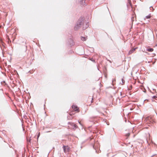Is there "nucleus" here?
I'll list each match as a JSON object with an SVG mask.
<instances>
[{"instance_id": "nucleus-1", "label": "nucleus", "mask_w": 157, "mask_h": 157, "mask_svg": "<svg viewBox=\"0 0 157 157\" xmlns=\"http://www.w3.org/2000/svg\"><path fill=\"white\" fill-rule=\"evenodd\" d=\"M83 18H80L77 22V24L75 25L74 27V29L75 30H78L79 29L82 25L84 24V22H83Z\"/></svg>"}, {"instance_id": "nucleus-2", "label": "nucleus", "mask_w": 157, "mask_h": 157, "mask_svg": "<svg viewBox=\"0 0 157 157\" xmlns=\"http://www.w3.org/2000/svg\"><path fill=\"white\" fill-rule=\"evenodd\" d=\"M63 151L64 153H66L68 152L70 150V147L68 146L63 145Z\"/></svg>"}, {"instance_id": "nucleus-3", "label": "nucleus", "mask_w": 157, "mask_h": 157, "mask_svg": "<svg viewBox=\"0 0 157 157\" xmlns=\"http://www.w3.org/2000/svg\"><path fill=\"white\" fill-rule=\"evenodd\" d=\"M86 0H77V2L80 4L83 5L85 4Z\"/></svg>"}, {"instance_id": "nucleus-4", "label": "nucleus", "mask_w": 157, "mask_h": 157, "mask_svg": "<svg viewBox=\"0 0 157 157\" xmlns=\"http://www.w3.org/2000/svg\"><path fill=\"white\" fill-rule=\"evenodd\" d=\"M68 124H70V125L72 126V128H73L74 129H75L77 127V125L76 124H74L72 123L69 122L68 123Z\"/></svg>"}, {"instance_id": "nucleus-5", "label": "nucleus", "mask_w": 157, "mask_h": 157, "mask_svg": "<svg viewBox=\"0 0 157 157\" xmlns=\"http://www.w3.org/2000/svg\"><path fill=\"white\" fill-rule=\"evenodd\" d=\"M72 108H73L75 111H78V107L75 105H73L72 106Z\"/></svg>"}, {"instance_id": "nucleus-6", "label": "nucleus", "mask_w": 157, "mask_h": 157, "mask_svg": "<svg viewBox=\"0 0 157 157\" xmlns=\"http://www.w3.org/2000/svg\"><path fill=\"white\" fill-rule=\"evenodd\" d=\"M136 48H134L133 49H132L129 52V53H128L129 54H131L133 52H134L135 51V50H136Z\"/></svg>"}, {"instance_id": "nucleus-7", "label": "nucleus", "mask_w": 157, "mask_h": 157, "mask_svg": "<svg viewBox=\"0 0 157 157\" xmlns=\"http://www.w3.org/2000/svg\"><path fill=\"white\" fill-rule=\"evenodd\" d=\"M85 24H86V26L85 27L83 26V29H85L86 28H87L89 26V24L88 22H85Z\"/></svg>"}, {"instance_id": "nucleus-8", "label": "nucleus", "mask_w": 157, "mask_h": 157, "mask_svg": "<svg viewBox=\"0 0 157 157\" xmlns=\"http://www.w3.org/2000/svg\"><path fill=\"white\" fill-rule=\"evenodd\" d=\"M87 39V37H83V36L81 37V40L83 41H86V40Z\"/></svg>"}, {"instance_id": "nucleus-9", "label": "nucleus", "mask_w": 157, "mask_h": 157, "mask_svg": "<svg viewBox=\"0 0 157 157\" xmlns=\"http://www.w3.org/2000/svg\"><path fill=\"white\" fill-rule=\"evenodd\" d=\"M151 119V117H147L146 118V120L147 121H148V123L150 122H151V121L150 120Z\"/></svg>"}, {"instance_id": "nucleus-10", "label": "nucleus", "mask_w": 157, "mask_h": 157, "mask_svg": "<svg viewBox=\"0 0 157 157\" xmlns=\"http://www.w3.org/2000/svg\"><path fill=\"white\" fill-rule=\"evenodd\" d=\"M147 50L149 52H151L153 51V49L152 48H149L147 49Z\"/></svg>"}, {"instance_id": "nucleus-11", "label": "nucleus", "mask_w": 157, "mask_h": 157, "mask_svg": "<svg viewBox=\"0 0 157 157\" xmlns=\"http://www.w3.org/2000/svg\"><path fill=\"white\" fill-rule=\"evenodd\" d=\"M151 16V14H150L148 15L147 16L145 17V18L148 19L150 18Z\"/></svg>"}, {"instance_id": "nucleus-12", "label": "nucleus", "mask_w": 157, "mask_h": 157, "mask_svg": "<svg viewBox=\"0 0 157 157\" xmlns=\"http://www.w3.org/2000/svg\"><path fill=\"white\" fill-rule=\"evenodd\" d=\"M153 99H155L157 100V97L156 96H154L152 97ZM156 102H157V101H155Z\"/></svg>"}, {"instance_id": "nucleus-13", "label": "nucleus", "mask_w": 157, "mask_h": 157, "mask_svg": "<svg viewBox=\"0 0 157 157\" xmlns=\"http://www.w3.org/2000/svg\"><path fill=\"white\" fill-rule=\"evenodd\" d=\"M129 135H130V133H127L126 135V136L127 137L129 136Z\"/></svg>"}, {"instance_id": "nucleus-14", "label": "nucleus", "mask_w": 157, "mask_h": 157, "mask_svg": "<svg viewBox=\"0 0 157 157\" xmlns=\"http://www.w3.org/2000/svg\"><path fill=\"white\" fill-rule=\"evenodd\" d=\"M0 91H2V93L3 94V90L2 89H0Z\"/></svg>"}, {"instance_id": "nucleus-15", "label": "nucleus", "mask_w": 157, "mask_h": 157, "mask_svg": "<svg viewBox=\"0 0 157 157\" xmlns=\"http://www.w3.org/2000/svg\"><path fill=\"white\" fill-rule=\"evenodd\" d=\"M115 81V79H113V80H112V82H113H113L114 81Z\"/></svg>"}, {"instance_id": "nucleus-16", "label": "nucleus", "mask_w": 157, "mask_h": 157, "mask_svg": "<svg viewBox=\"0 0 157 157\" xmlns=\"http://www.w3.org/2000/svg\"><path fill=\"white\" fill-rule=\"evenodd\" d=\"M92 59H92V58H91V59H90V60H91L92 61H93V62H95V60H92Z\"/></svg>"}, {"instance_id": "nucleus-17", "label": "nucleus", "mask_w": 157, "mask_h": 157, "mask_svg": "<svg viewBox=\"0 0 157 157\" xmlns=\"http://www.w3.org/2000/svg\"><path fill=\"white\" fill-rule=\"evenodd\" d=\"M40 135V133H39L38 134V135H37V137H38V138L39 137V136Z\"/></svg>"}, {"instance_id": "nucleus-18", "label": "nucleus", "mask_w": 157, "mask_h": 157, "mask_svg": "<svg viewBox=\"0 0 157 157\" xmlns=\"http://www.w3.org/2000/svg\"><path fill=\"white\" fill-rule=\"evenodd\" d=\"M122 82L123 83H124V80H123L122 79Z\"/></svg>"}, {"instance_id": "nucleus-19", "label": "nucleus", "mask_w": 157, "mask_h": 157, "mask_svg": "<svg viewBox=\"0 0 157 157\" xmlns=\"http://www.w3.org/2000/svg\"><path fill=\"white\" fill-rule=\"evenodd\" d=\"M78 122L79 123L80 125H81V123H80V122H79V121H78Z\"/></svg>"}, {"instance_id": "nucleus-20", "label": "nucleus", "mask_w": 157, "mask_h": 157, "mask_svg": "<svg viewBox=\"0 0 157 157\" xmlns=\"http://www.w3.org/2000/svg\"><path fill=\"white\" fill-rule=\"evenodd\" d=\"M70 40H71V41H72V39H70Z\"/></svg>"}]
</instances>
